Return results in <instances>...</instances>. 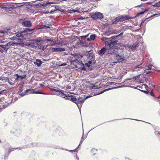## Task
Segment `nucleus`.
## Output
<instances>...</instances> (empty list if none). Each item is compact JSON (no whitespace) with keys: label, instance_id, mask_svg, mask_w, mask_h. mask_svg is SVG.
Here are the masks:
<instances>
[{"label":"nucleus","instance_id":"obj_8","mask_svg":"<svg viewBox=\"0 0 160 160\" xmlns=\"http://www.w3.org/2000/svg\"><path fill=\"white\" fill-rule=\"evenodd\" d=\"M18 22L21 24L23 26L27 28H30L32 25L31 22L28 20V18L19 19Z\"/></svg>","mask_w":160,"mask_h":160},{"label":"nucleus","instance_id":"obj_42","mask_svg":"<svg viewBox=\"0 0 160 160\" xmlns=\"http://www.w3.org/2000/svg\"><path fill=\"white\" fill-rule=\"evenodd\" d=\"M47 88H49L50 90L52 91L56 92H58V91H59L58 90L59 89H55L54 88H49L48 87H47Z\"/></svg>","mask_w":160,"mask_h":160},{"label":"nucleus","instance_id":"obj_18","mask_svg":"<svg viewBox=\"0 0 160 160\" xmlns=\"http://www.w3.org/2000/svg\"><path fill=\"white\" fill-rule=\"evenodd\" d=\"M115 87L107 88V89H105L103 90V91H102L101 92H99L98 93H97L96 92V93H94V95H99L100 94H102V93H104V92H105L109 91L110 90L115 89H117V88H120L121 87Z\"/></svg>","mask_w":160,"mask_h":160},{"label":"nucleus","instance_id":"obj_36","mask_svg":"<svg viewBox=\"0 0 160 160\" xmlns=\"http://www.w3.org/2000/svg\"><path fill=\"white\" fill-rule=\"evenodd\" d=\"M28 46L30 47L36 49L37 46H35V44L33 42H30L28 44Z\"/></svg>","mask_w":160,"mask_h":160},{"label":"nucleus","instance_id":"obj_15","mask_svg":"<svg viewBox=\"0 0 160 160\" xmlns=\"http://www.w3.org/2000/svg\"><path fill=\"white\" fill-rule=\"evenodd\" d=\"M58 92H56L55 95H56L60 96L62 98H65L66 96V94L64 93V90L59 89Z\"/></svg>","mask_w":160,"mask_h":160},{"label":"nucleus","instance_id":"obj_50","mask_svg":"<svg viewBox=\"0 0 160 160\" xmlns=\"http://www.w3.org/2000/svg\"><path fill=\"white\" fill-rule=\"evenodd\" d=\"M83 99H84V100H85H85L87 99V98H88L91 97L92 96L91 95H88V96H85V95H83L82 96Z\"/></svg>","mask_w":160,"mask_h":160},{"label":"nucleus","instance_id":"obj_40","mask_svg":"<svg viewBox=\"0 0 160 160\" xmlns=\"http://www.w3.org/2000/svg\"><path fill=\"white\" fill-rule=\"evenodd\" d=\"M4 148H5V150H7L9 149V148H11V146L9 144L7 143L5 145Z\"/></svg>","mask_w":160,"mask_h":160},{"label":"nucleus","instance_id":"obj_45","mask_svg":"<svg viewBox=\"0 0 160 160\" xmlns=\"http://www.w3.org/2000/svg\"><path fill=\"white\" fill-rule=\"evenodd\" d=\"M149 94L152 97H154V98H156V97L155 96V95L153 93V90H152L150 92L149 91Z\"/></svg>","mask_w":160,"mask_h":160},{"label":"nucleus","instance_id":"obj_52","mask_svg":"<svg viewBox=\"0 0 160 160\" xmlns=\"http://www.w3.org/2000/svg\"><path fill=\"white\" fill-rule=\"evenodd\" d=\"M91 151L92 153H93V155H94L95 154L96 152H97V150L93 148L92 149Z\"/></svg>","mask_w":160,"mask_h":160},{"label":"nucleus","instance_id":"obj_54","mask_svg":"<svg viewBox=\"0 0 160 160\" xmlns=\"http://www.w3.org/2000/svg\"><path fill=\"white\" fill-rule=\"evenodd\" d=\"M50 45L52 46L57 45V42H56L55 41H53L52 42L50 43Z\"/></svg>","mask_w":160,"mask_h":160},{"label":"nucleus","instance_id":"obj_60","mask_svg":"<svg viewBox=\"0 0 160 160\" xmlns=\"http://www.w3.org/2000/svg\"><path fill=\"white\" fill-rule=\"evenodd\" d=\"M71 13H74L75 12H78L79 11L78 10H75V9H72L71 10Z\"/></svg>","mask_w":160,"mask_h":160},{"label":"nucleus","instance_id":"obj_38","mask_svg":"<svg viewBox=\"0 0 160 160\" xmlns=\"http://www.w3.org/2000/svg\"><path fill=\"white\" fill-rule=\"evenodd\" d=\"M7 33V31H2L0 32V36H3L5 35Z\"/></svg>","mask_w":160,"mask_h":160},{"label":"nucleus","instance_id":"obj_41","mask_svg":"<svg viewBox=\"0 0 160 160\" xmlns=\"http://www.w3.org/2000/svg\"><path fill=\"white\" fill-rule=\"evenodd\" d=\"M62 150H66V151H68L71 152H75V151H76V149H74L72 150H68L67 149L65 148H62Z\"/></svg>","mask_w":160,"mask_h":160},{"label":"nucleus","instance_id":"obj_64","mask_svg":"<svg viewBox=\"0 0 160 160\" xmlns=\"http://www.w3.org/2000/svg\"><path fill=\"white\" fill-rule=\"evenodd\" d=\"M123 34V32H121V33H120L119 34L117 35V36L118 37L119 36H121Z\"/></svg>","mask_w":160,"mask_h":160},{"label":"nucleus","instance_id":"obj_62","mask_svg":"<svg viewBox=\"0 0 160 160\" xmlns=\"http://www.w3.org/2000/svg\"><path fill=\"white\" fill-rule=\"evenodd\" d=\"M148 19V18H146L145 19H144V18H143L142 19V22H141V23H143L144 22L146 21V20L147 19Z\"/></svg>","mask_w":160,"mask_h":160},{"label":"nucleus","instance_id":"obj_28","mask_svg":"<svg viewBox=\"0 0 160 160\" xmlns=\"http://www.w3.org/2000/svg\"><path fill=\"white\" fill-rule=\"evenodd\" d=\"M109 38H108L107 37L103 36L102 37L101 39V40H102V42H104L106 45L107 46L108 41V40L109 41Z\"/></svg>","mask_w":160,"mask_h":160},{"label":"nucleus","instance_id":"obj_3","mask_svg":"<svg viewBox=\"0 0 160 160\" xmlns=\"http://www.w3.org/2000/svg\"><path fill=\"white\" fill-rule=\"evenodd\" d=\"M120 48H113V49H110L111 55L113 54L116 59L117 60L118 62H121L122 61L125 60L124 58L122 57V56L119 54V50H120Z\"/></svg>","mask_w":160,"mask_h":160},{"label":"nucleus","instance_id":"obj_4","mask_svg":"<svg viewBox=\"0 0 160 160\" xmlns=\"http://www.w3.org/2000/svg\"><path fill=\"white\" fill-rule=\"evenodd\" d=\"M71 55L74 57L75 59L70 61L71 64H72L74 66L75 65H76L75 63H76L79 64H82V62L81 60V59L83 58V56L82 55L77 53H75L74 54L72 53Z\"/></svg>","mask_w":160,"mask_h":160},{"label":"nucleus","instance_id":"obj_35","mask_svg":"<svg viewBox=\"0 0 160 160\" xmlns=\"http://www.w3.org/2000/svg\"><path fill=\"white\" fill-rule=\"evenodd\" d=\"M66 98H64L65 99L72 101V98L73 96L70 94H66Z\"/></svg>","mask_w":160,"mask_h":160},{"label":"nucleus","instance_id":"obj_51","mask_svg":"<svg viewBox=\"0 0 160 160\" xmlns=\"http://www.w3.org/2000/svg\"><path fill=\"white\" fill-rule=\"evenodd\" d=\"M6 92V90L5 89L0 91V95L5 94Z\"/></svg>","mask_w":160,"mask_h":160},{"label":"nucleus","instance_id":"obj_1","mask_svg":"<svg viewBox=\"0 0 160 160\" xmlns=\"http://www.w3.org/2000/svg\"><path fill=\"white\" fill-rule=\"evenodd\" d=\"M118 37L117 35H116L109 38V40L108 41L107 46H109L110 49L120 48L121 45L118 43V41L117 39Z\"/></svg>","mask_w":160,"mask_h":160},{"label":"nucleus","instance_id":"obj_9","mask_svg":"<svg viewBox=\"0 0 160 160\" xmlns=\"http://www.w3.org/2000/svg\"><path fill=\"white\" fill-rule=\"evenodd\" d=\"M110 48H107L105 46L102 47L101 49L98 51V54L100 56H102L103 55H108V54H111V52Z\"/></svg>","mask_w":160,"mask_h":160},{"label":"nucleus","instance_id":"obj_5","mask_svg":"<svg viewBox=\"0 0 160 160\" xmlns=\"http://www.w3.org/2000/svg\"><path fill=\"white\" fill-rule=\"evenodd\" d=\"M15 35L13 37L11 38V39L13 40H15L19 42V43H21L23 42V40L25 39L23 33L22 32H16ZM19 44V42L18 43Z\"/></svg>","mask_w":160,"mask_h":160},{"label":"nucleus","instance_id":"obj_47","mask_svg":"<svg viewBox=\"0 0 160 160\" xmlns=\"http://www.w3.org/2000/svg\"><path fill=\"white\" fill-rule=\"evenodd\" d=\"M50 27L49 26H47L46 25L43 24L41 26V28H42L47 29Z\"/></svg>","mask_w":160,"mask_h":160},{"label":"nucleus","instance_id":"obj_24","mask_svg":"<svg viewBox=\"0 0 160 160\" xmlns=\"http://www.w3.org/2000/svg\"><path fill=\"white\" fill-rule=\"evenodd\" d=\"M120 22L118 16L115 18L113 20L111 21L110 23L111 25H113L114 24H117L118 23Z\"/></svg>","mask_w":160,"mask_h":160},{"label":"nucleus","instance_id":"obj_33","mask_svg":"<svg viewBox=\"0 0 160 160\" xmlns=\"http://www.w3.org/2000/svg\"><path fill=\"white\" fill-rule=\"evenodd\" d=\"M7 102H5V103L3 105V108H6L8 105L10 104L12 102V100L11 101H7Z\"/></svg>","mask_w":160,"mask_h":160},{"label":"nucleus","instance_id":"obj_49","mask_svg":"<svg viewBox=\"0 0 160 160\" xmlns=\"http://www.w3.org/2000/svg\"><path fill=\"white\" fill-rule=\"evenodd\" d=\"M92 85V86H89V89L90 90L92 89H96L97 88V86H96L95 85H94L93 84Z\"/></svg>","mask_w":160,"mask_h":160},{"label":"nucleus","instance_id":"obj_43","mask_svg":"<svg viewBox=\"0 0 160 160\" xmlns=\"http://www.w3.org/2000/svg\"><path fill=\"white\" fill-rule=\"evenodd\" d=\"M89 51H86L84 52H83L82 55L83 57V56L88 57V54H89Z\"/></svg>","mask_w":160,"mask_h":160},{"label":"nucleus","instance_id":"obj_31","mask_svg":"<svg viewBox=\"0 0 160 160\" xmlns=\"http://www.w3.org/2000/svg\"><path fill=\"white\" fill-rule=\"evenodd\" d=\"M33 93L34 94H42L46 95L47 94L45 92H41L40 90H38L35 91L34 89H33Z\"/></svg>","mask_w":160,"mask_h":160},{"label":"nucleus","instance_id":"obj_56","mask_svg":"<svg viewBox=\"0 0 160 160\" xmlns=\"http://www.w3.org/2000/svg\"><path fill=\"white\" fill-rule=\"evenodd\" d=\"M130 87L132 88L135 89H137V88H138H138H142V87H141L140 86H137V87H136L135 86H131Z\"/></svg>","mask_w":160,"mask_h":160},{"label":"nucleus","instance_id":"obj_17","mask_svg":"<svg viewBox=\"0 0 160 160\" xmlns=\"http://www.w3.org/2000/svg\"><path fill=\"white\" fill-rule=\"evenodd\" d=\"M65 50L64 48H53L51 49L52 52H62L64 51Z\"/></svg>","mask_w":160,"mask_h":160},{"label":"nucleus","instance_id":"obj_23","mask_svg":"<svg viewBox=\"0 0 160 160\" xmlns=\"http://www.w3.org/2000/svg\"><path fill=\"white\" fill-rule=\"evenodd\" d=\"M152 66V65H149L146 67L144 70V72L146 74H148L151 72V68Z\"/></svg>","mask_w":160,"mask_h":160},{"label":"nucleus","instance_id":"obj_30","mask_svg":"<svg viewBox=\"0 0 160 160\" xmlns=\"http://www.w3.org/2000/svg\"><path fill=\"white\" fill-rule=\"evenodd\" d=\"M48 46V45H43L41 44L39 46V48L42 51H43L47 48Z\"/></svg>","mask_w":160,"mask_h":160},{"label":"nucleus","instance_id":"obj_19","mask_svg":"<svg viewBox=\"0 0 160 160\" xmlns=\"http://www.w3.org/2000/svg\"><path fill=\"white\" fill-rule=\"evenodd\" d=\"M16 7L13 5L8 6V7H5L2 5V3H0V8L2 9H8L9 10H11L14 9Z\"/></svg>","mask_w":160,"mask_h":160},{"label":"nucleus","instance_id":"obj_16","mask_svg":"<svg viewBox=\"0 0 160 160\" xmlns=\"http://www.w3.org/2000/svg\"><path fill=\"white\" fill-rule=\"evenodd\" d=\"M34 6L37 8H40L43 7V8H45L47 7H48L47 2H46L45 3L42 2L38 4H35L34 5Z\"/></svg>","mask_w":160,"mask_h":160},{"label":"nucleus","instance_id":"obj_14","mask_svg":"<svg viewBox=\"0 0 160 160\" xmlns=\"http://www.w3.org/2000/svg\"><path fill=\"white\" fill-rule=\"evenodd\" d=\"M11 132L17 137H19L22 132V130L19 129H15L13 128L11 131Z\"/></svg>","mask_w":160,"mask_h":160},{"label":"nucleus","instance_id":"obj_46","mask_svg":"<svg viewBox=\"0 0 160 160\" xmlns=\"http://www.w3.org/2000/svg\"><path fill=\"white\" fill-rule=\"evenodd\" d=\"M140 91H141L142 92L146 94H148L149 93V91L148 90H140Z\"/></svg>","mask_w":160,"mask_h":160},{"label":"nucleus","instance_id":"obj_27","mask_svg":"<svg viewBox=\"0 0 160 160\" xmlns=\"http://www.w3.org/2000/svg\"><path fill=\"white\" fill-rule=\"evenodd\" d=\"M80 43L82 46L85 47H88V42L86 40H80Z\"/></svg>","mask_w":160,"mask_h":160},{"label":"nucleus","instance_id":"obj_39","mask_svg":"<svg viewBox=\"0 0 160 160\" xmlns=\"http://www.w3.org/2000/svg\"><path fill=\"white\" fill-rule=\"evenodd\" d=\"M90 38L91 40H94L95 39L96 37V35L95 34H92L90 36Z\"/></svg>","mask_w":160,"mask_h":160},{"label":"nucleus","instance_id":"obj_57","mask_svg":"<svg viewBox=\"0 0 160 160\" xmlns=\"http://www.w3.org/2000/svg\"><path fill=\"white\" fill-rule=\"evenodd\" d=\"M160 2V1H159L158 2H156L155 4H154L152 6H153L154 7H159V6L158 5V3Z\"/></svg>","mask_w":160,"mask_h":160},{"label":"nucleus","instance_id":"obj_59","mask_svg":"<svg viewBox=\"0 0 160 160\" xmlns=\"http://www.w3.org/2000/svg\"><path fill=\"white\" fill-rule=\"evenodd\" d=\"M9 152V150L8 149L5 150V155H7L8 156L10 154H8V152Z\"/></svg>","mask_w":160,"mask_h":160},{"label":"nucleus","instance_id":"obj_21","mask_svg":"<svg viewBox=\"0 0 160 160\" xmlns=\"http://www.w3.org/2000/svg\"><path fill=\"white\" fill-rule=\"evenodd\" d=\"M89 54H88V58L90 60L92 61L94 59L95 57L94 54L93 53V51L92 50L89 51Z\"/></svg>","mask_w":160,"mask_h":160},{"label":"nucleus","instance_id":"obj_6","mask_svg":"<svg viewBox=\"0 0 160 160\" xmlns=\"http://www.w3.org/2000/svg\"><path fill=\"white\" fill-rule=\"evenodd\" d=\"M15 43L12 42H9L4 45H0V52L2 53H6L10 47L13 46Z\"/></svg>","mask_w":160,"mask_h":160},{"label":"nucleus","instance_id":"obj_7","mask_svg":"<svg viewBox=\"0 0 160 160\" xmlns=\"http://www.w3.org/2000/svg\"><path fill=\"white\" fill-rule=\"evenodd\" d=\"M23 143L26 144L27 148H31L37 147L38 144L37 143L32 142V139L26 136L23 141Z\"/></svg>","mask_w":160,"mask_h":160},{"label":"nucleus","instance_id":"obj_44","mask_svg":"<svg viewBox=\"0 0 160 160\" xmlns=\"http://www.w3.org/2000/svg\"><path fill=\"white\" fill-rule=\"evenodd\" d=\"M77 98L75 97V96H72V102H74L76 104V102L77 100Z\"/></svg>","mask_w":160,"mask_h":160},{"label":"nucleus","instance_id":"obj_58","mask_svg":"<svg viewBox=\"0 0 160 160\" xmlns=\"http://www.w3.org/2000/svg\"><path fill=\"white\" fill-rule=\"evenodd\" d=\"M83 135H82V137L81 140L79 144V146H80V145H81L82 143V142H83Z\"/></svg>","mask_w":160,"mask_h":160},{"label":"nucleus","instance_id":"obj_25","mask_svg":"<svg viewBox=\"0 0 160 160\" xmlns=\"http://www.w3.org/2000/svg\"><path fill=\"white\" fill-rule=\"evenodd\" d=\"M55 7V8L54 10L52 9V10H51L49 12V14H52L53 12H55L56 11H61L59 9L57 8V7H59L58 6H56V5L51 6V7Z\"/></svg>","mask_w":160,"mask_h":160},{"label":"nucleus","instance_id":"obj_55","mask_svg":"<svg viewBox=\"0 0 160 160\" xmlns=\"http://www.w3.org/2000/svg\"><path fill=\"white\" fill-rule=\"evenodd\" d=\"M53 148L55 149H62V148H62L61 147L57 146H53Z\"/></svg>","mask_w":160,"mask_h":160},{"label":"nucleus","instance_id":"obj_32","mask_svg":"<svg viewBox=\"0 0 160 160\" xmlns=\"http://www.w3.org/2000/svg\"><path fill=\"white\" fill-rule=\"evenodd\" d=\"M92 61L91 60H89L87 62H86L85 63V65H86L88 68H90L89 69L90 71H91L92 69L91 68H90L91 66V65L92 63Z\"/></svg>","mask_w":160,"mask_h":160},{"label":"nucleus","instance_id":"obj_11","mask_svg":"<svg viewBox=\"0 0 160 160\" xmlns=\"http://www.w3.org/2000/svg\"><path fill=\"white\" fill-rule=\"evenodd\" d=\"M24 86L22 87L21 88H20L19 92H18V93H19V95L22 97L23 96L26 95L33 93V89H27L23 92V89H24Z\"/></svg>","mask_w":160,"mask_h":160},{"label":"nucleus","instance_id":"obj_37","mask_svg":"<svg viewBox=\"0 0 160 160\" xmlns=\"http://www.w3.org/2000/svg\"><path fill=\"white\" fill-rule=\"evenodd\" d=\"M20 148H12L11 146V148H9V149H8V150H9V152H8V154H10L11 152L13 151L15 149H17Z\"/></svg>","mask_w":160,"mask_h":160},{"label":"nucleus","instance_id":"obj_13","mask_svg":"<svg viewBox=\"0 0 160 160\" xmlns=\"http://www.w3.org/2000/svg\"><path fill=\"white\" fill-rule=\"evenodd\" d=\"M23 74H20V73L19 74L16 73L14 75V76L16 77L15 80L16 81H21L25 79L27 76V74L25 73V72Z\"/></svg>","mask_w":160,"mask_h":160},{"label":"nucleus","instance_id":"obj_61","mask_svg":"<svg viewBox=\"0 0 160 160\" xmlns=\"http://www.w3.org/2000/svg\"><path fill=\"white\" fill-rule=\"evenodd\" d=\"M160 14L159 13V14ZM158 14H153L152 15H151V16H149V17H148V19H149L150 18H153L155 16L157 15Z\"/></svg>","mask_w":160,"mask_h":160},{"label":"nucleus","instance_id":"obj_26","mask_svg":"<svg viewBox=\"0 0 160 160\" xmlns=\"http://www.w3.org/2000/svg\"><path fill=\"white\" fill-rule=\"evenodd\" d=\"M80 65H82V66L80 67H78L77 65H75L74 67L80 70H81V71H85L86 70V68L85 67L84 65V64L82 63V64H80Z\"/></svg>","mask_w":160,"mask_h":160},{"label":"nucleus","instance_id":"obj_12","mask_svg":"<svg viewBox=\"0 0 160 160\" xmlns=\"http://www.w3.org/2000/svg\"><path fill=\"white\" fill-rule=\"evenodd\" d=\"M84 101V99H83L82 96L79 97L77 99L76 104H77L80 112H81V109L82 108V105Z\"/></svg>","mask_w":160,"mask_h":160},{"label":"nucleus","instance_id":"obj_53","mask_svg":"<svg viewBox=\"0 0 160 160\" xmlns=\"http://www.w3.org/2000/svg\"><path fill=\"white\" fill-rule=\"evenodd\" d=\"M140 75H138L137 76H134L132 78L134 79L135 80H136L137 79H139L140 78Z\"/></svg>","mask_w":160,"mask_h":160},{"label":"nucleus","instance_id":"obj_2","mask_svg":"<svg viewBox=\"0 0 160 160\" xmlns=\"http://www.w3.org/2000/svg\"><path fill=\"white\" fill-rule=\"evenodd\" d=\"M148 11V10L146 8H143L142 9V11L139 12L137 13L135 17L132 18L130 16L127 15L120 16H118L119 20L120 21V22H122L126 20L131 19H134L136 17H138L141 15L144 14Z\"/></svg>","mask_w":160,"mask_h":160},{"label":"nucleus","instance_id":"obj_34","mask_svg":"<svg viewBox=\"0 0 160 160\" xmlns=\"http://www.w3.org/2000/svg\"><path fill=\"white\" fill-rule=\"evenodd\" d=\"M47 2L48 8L49 7L51 6V4H57L59 3L58 1H53V2H49L48 1Z\"/></svg>","mask_w":160,"mask_h":160},{"label":"nucleus","instance_id":"obj_63","mask_svg":"<svg viewBox=\"0 0 160 160\" xmlns=\"http://www.w3.org/2000/svg\"><path fill=\"white\" fill-rule=\"evenodd\" d=\"M85 19V17H81L79 18H78V20H83Z\"/></svg>","mask_w":160,"mask_h":160},{"label":"nucleus","instance_id":"obj_10","mask_svg":"<svg viewBox=\"0 0 160 160\" xmlns=\"http://www.w3.org/2000/svg\"><path fill=\"white\" fill-rule=\"evenodd\" d=\"M90 14L89 15L91 18L93 20H96L98 19H102L103 18L104 16L100 12H96L94 13H90Z\"/></svg>","mask_w":160,"mask_h":160},{"label":"nucleus","instance_id":"obj_22","mask_svg":"<svg viewBox=\"0 0 160 160\" xmlns=\"http://www.w3.org/2000/svg\"><path fill=\"white\" fill-rule=\"evenodd\" d=\"M34 64L36 65L38 67H40L42 63V62L40 59H37L35 62H33Z\"/></svg>","mask_w":160,"mask_h":160},{"label":"nucleus","instance_id":"obj_20","mask_svg":"<svg viewBox=\"0 0 160 160\" xmlns=\"http://www.w3.org/2000/svg\"><path fill=\"white\" fill-rule=\"evenodd\" d=\"M139 43V42L137 41L133 43L132 45H130V48L132 51H134L136 50L137 48L138 47Z\"/></svg>","mask_w":160,"mask_h":160},{"label":"nucleus","instance_id":"obj_48","mask_svg":"<svg viewBox=\"0 0 160 160\" xmlns=\"http://www.w3.org/2000/svg\"><path fill=\"white\" fill-rule=\"evenodd\" d=\"M44 42L45 41H47L48 42H51V43L53 41V40H52L51 39L48 38H46L44 40Z\"/></svg>","mask_w":160,"mask_h":160},{"label":"nucleus","instance_id":"obj_29","mask_svg":"<svg viewBox=\"0 0 160 160\" xmlns=\"http://www.w3.org/2000/svg\"><path fill=\"white\" fill-rule=\"evenodd\" d=\"M33 29H31L29 28H25L23 31L24 32H27V33H31L33 32Z\"/></svg>","mask_w":160,"mask_h":160}]
</instances>
